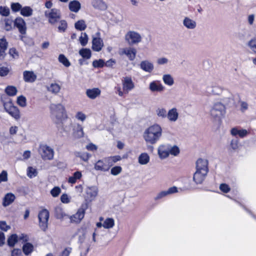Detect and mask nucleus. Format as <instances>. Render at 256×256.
Returning a JSON list of instances; mask_svg holds the SVG:
<instances>
[{"label":"nucleus","mask_w":256,"mask_h":256,"mask_svg":"<svg viewBox=\"0 0 256 256\" xmlns=\"http://www.w3.org/2000/svg\"><path fill=\"white\" fill-rule=\"evenodd\" d=\"M21 240L24 242L28 241V236L24 234H12L8 238L7 242L8 246L14 247L19 241Z\"/></svg>","instance_id":"9d476101"},{"label":"nucleus","mask_w":256,"mask_h":256,"mask_svg":"<svg viewBox=\"0 0 256 256\" xmlns=\"http://www.w3.org/2000/svg\"><path fill=\"white\" fill-rule=\"evenodd\" d=\"M38 152L43 160H51L54 158V151L53 149L46 144H40Z\"/></svg>","instance_id":"1a4fd4ad"},{"label":"nucleus","mask_w":256,"mask_h":256,"mask_svg":"<svg viewBox=\"0 0 256 256\" xmlns=\"http://www.w3.org/2000/svg\"><path fill=\"white\" fill-rule=\"evenodd\" d=\"M162 132L161 126L154 124L146 128L143 133V138L146 143L154 144L161 138Z\"/></svg>","instance_id":"f257e3e1"},{"label":"nucleus","mask_w":256,"mask_h":256,"mask_svg":"<svg viewBox=\"0 0 256 256\" xmlns=\"http://www.w3.org/2000/svg\"><path fill=\"white\" fill-rule=\"evenodd\" d=\"M82 174L81 172L76 171L68 178V182L72 185L75 184L78 180H80Z\"/></svg>","instance_id":"2f4dec72"},{"label":"nucleus","mask_w":256,"mask_h":256,"mask_svg":"<svg viewBox=\"0 0 256 256\" xmlns=\"http://www.w3.org/2000/svg\"><path fill=\"white\" fill-rule=\"evenodd\" d=\"M92 7L99 10H105L107 8L106 3L103 0H92Z\"/></svg>","instance_id":"c756f323"},{"label":"nucleus","mask_w":256,"mask_h":256,"mask_svg":"<svg viewBox=\"0 0 256 256\" xmlns=\"http://www.w3.org/2000/svg\"><path fill=\"white\" fill-rule=\"evenodd\" d=\"M230 132L234 136H238L240 138H244L248 134L249 131L246 129L235 127L230 130Z\"/></svg>","instance_id":"b1692460"},{"label":"nucleus","mask_w":256,"mask_h":256,"mask_svg":"<svg viewBox=\"0 0 256 256\" xmlns=\"http://www.w3.org/2000/svg\"><path fill=\"white\" fill-rule=\"evenodd\" d=\"M10 14L9 8L6 6H0V14L4 16H8Z\"/></svg>","instance_id":"13d9d810"},{"label":"nucleus","mask_w":256,"mask_h":256,"mask_svg":"<svg viewBox=\"0 0 256 256\" xmlns=\"http://www.w3.org/2000/svg\"><path fill=\"white\" fill-rule=\"evenodd\" d=\"M104 46L103 40L100 38V34L99 32H97L92 36V48L93 50L98 52L102 50Z\"/></svg>","instance_id":"9b49d317"},{"label":"nucleus","mask_w":256,"mask_h":256,"mask_svg":"<svg viewBox=\"0 0 256 256\" xmlns=\"http://www.w3.org/2000/svg\"><path fill=\"white\" fill-rule=\"evenodd\" d=\"M68 7L71 12L77 13L81 9V4L77 0H71L68 3Z\"/></svg>","instance_id":"7c9ffc66"},{"label":"nucleus","mask_w":256,"mask_h":256,"mask_svg":"<svg viewBox=\"0 0 256 256\" xmlns=\"http://www.w3.org/2000/svg\"><path fill=\"white\" fill-rule=\"evenodd\" d=\"M122 160V158L120 156H110L106 158V160L108 162L109 164H110V166L111 167L116 162L120 160Z\"/></svg>","instance_id":"a18cd8bd"},{"label":"nucleus","mask_w":256,"mask_h":256,"mask_svg":"<svg viewBox=\"0 0 256 256\" xmlns=\"http://www.w3.org/2000/svg\"><path fill=\"white\" fill-rule=\"evenodd\" d=\"M16 102L21 108H25L27 106V100L26 96L20 95L16 98Z\"/></svg>","instance_id":"79ce46f5"},{"label":"nucleus","mask_w":256,"mask_h":256,"mask_svg":"<svg viewBox=\"0 0 256 256\" xmlns=\"http://www.w3.org/2000/svg\"><path fill=\"white\" fill-rule=\"evenodd\" d=\"M17 88L14 86H8L4 89L5 93L10 96H14L18 93Z\"/></svg>","instance_id":"e433bc0d"},{"label":"nucleus","mask_w":256,"mask_h":256,"mask_svg":"<svg viewBox=\"0 0 256 256\" xmlns=\"http://www.w3.org/2000/svg\"><path fill=\"white\" fill-rule=\"evenodd\" d=\"M105 64L104 60L102 59H99L98 60H94L92 62V66L94 68H102Z\"/></svg>","instance_id":"680f3d73"},{"label":"nucleus","mask_w":256,"mask_h":256,"mask_svg":"<svg viewBox=\"0 0 256 256\" xmlns=\"http://www.w3.org/2000/svg\"><path fill=\"white\" fill-rule=\"evenodd\" d=\"M122 90L126 94L128 93L135 87L132 78L130 76H126L122 78Z\"/></svg>","instance_id":"ddd939ff"},{"label":"nucleus","mask_w":256,"mask_h":256,"mask_svg":"<svg viewBox=\"0 0 256 256\" xmlns=\"http://www.w3.org/2000/svg\"><path fill=\"white\" fill-rule=\"evenodd\" d=\"M85 214V210L80 208H78L76 212L68 216L70 222L74 224H80L84 218Z\"/></svg>","instance_id":"4468645a"},{"label":"nucleus","mask_w":256,"mask_h":256,"mask_svg":"<svg viewBox=\"0 0 256 256\" xmlns=\"http://www.w3.org/2000/svg\"><path fill=\"white\" fill-rule=\"evenodd\" d=\"M168 158L170 156L174 157H178L180 154V148L176 144H172L166 142Z\"/></svg>","instance_id":"a211bd4d"},{"label":"nucleus","mask_w":256,"mask_h":256,"mask_svg":"<svg viewBox=\"0 0 256 256\" xmlns=\"http://www.w3.org/2000/svg\"><path fill=\"white\" fill-rule=\"evenodd\" d=\"M156 113L158 118H166L168 112L164 108L160 107L156 110Z\"/></svg>","instance_id":"09e8293b"},{"label":"nucleus","mask_w":256,"mask_h":256,"mask_svg":"<svg viewBox=\"0 0 256 256\" xmlns=\"http://www.w3.org/2000/svg\"><path fill=\"white\" fill-rule=\"evenodd\" d=\"M68 24L65 20H61L59 22L58 30L60 32H64L67 28Z\"/></svg>","instance_id":"6e6d98bb"},{"label":"nucleus","mask_w":256,"mask_h":256,"mask_svg":"<svg viewBox=\"0 0 256 256\" xmlns=\"http://www.w3.org/2000/svg\"><path fill=\"white\" fill-rule=\"evenodd\" d=\"M184 26L188 30H194L197 26L196 20L189 16H185L182 22Z\"/></svg>","instance_id":"4be33fe9"},{"label":"nucleus","mask_w":256,"mask_h":256,"mask_svg":"<svg viewBox=\"0 0 256 256\" xmlns=\"http://www.w3.org/2000/svg\"><path fill=\"white\" fill-rule=\"evenodd\" d=\"M60 201L63 204H68L71 201V197L67 194H63L60 196Z\"/></svg>","instance_id":"0e129e2a"},{"label":"nucleus","mask_w":256,"mask_h":256,"mask_svg":"<svg viewBox=\"0 0 256 256\" xmlns=\"http://www.w3.org/2000/svg\"><path fill=\"white\" fill-rule=\"evenodd\" d=\"M16 198L14 194L11 192L6 194L3 198L2 205L7 206L12 204Z\"/></svg>","instance_id":"72a5a7b5"},{"label":"nucleus","mask_w":256,"mask_h":256,"mask_svg":"<svg viewBox=\"0 0 256 256\" xmlns=\"http://www.w3.org/2000/svg\"><path fill=\"white\" fill-rule=\"evenodd\" d=\"M56 216L58 219L63 218L66 216L64 210L60 208H58L56 209Z\"/></svg>","instance_id":"e2e57ef3"},{"label":"nucleus","mask_w":256,"mask_h":256,"mask_svg":"<svg viewBox=\"0 0 256 256\" xmlns=\"http://www.w3.org/2000/svg\"><path fill=\"white\" fill-rule=\"evenodd\" d=\"M74 27L77 30H78L82 31L84 30L86 28V24L85 20H78L74 24Z\"/></svg>","instance_id":"8fccbe9b"},{"label":"nucleus","mask_w":256,"mask_h":256,"mask_svg":"<svg viewBox=\"0 0 256 256\" xmlns=\"http://www.w3.org/2000/svg\"><path fill=\"white\" fill-rule=\"evenodd\" d=\"M86 94L89 98L94 100L100 96L101 90L96 88H88L86 90Z\"/></svg>","instance_id":"393cba45"},{"label":"nucleus","mask_w":256,"mask_h":256,"mask_svg":"<svg viewBox=\"0 0 256 256\" xmlns=\"http://www.w3.org/2000/svg\"><path fill=\"white\" fill-rule=\"evenodd\" d=\"M74 117L77 120L82 123L84 122L87 118L86 114L81 110L77 111L75 114Z\"/></svg>","instance_id":"a19ab883"},{"label":"nucleus","mask_w":256,"mask_h":256,"mask_svg":"<svg viewBox=\"0 0 256 256\" xmlns=\"http://www.w3.org/2000/svg\"><path fill=\"white\" fill-rule=\"evenodd\" d=\"M50 118L56 124H59L68 118L66 108L61 103H52L50 106Z\"/></svg>","instance_id":"f03ea898"},{"label":"nucleus","mask_w":256,"mask_h":256,"mask_svg":"<svg viewBox=\"0 0 256 256\" xmlns=\"http://www.w3.org/2000/svg\"><path fill=\"white\" fill-rule=\"evenodd\" d=\"M248 46L252 52L256 53V37L249 40L248 42Z\"/></svg>","instance_id":"864d4df0"},{"label":"nucleus","mask_w":256,"mask_h":256,"mask_svg":"<svg viewBox=\"0 0 256 256\" xmlns=\"http://www.w3.org/2000/svg\"><path fill=\"white\" fill-rule=\"evenodd\" d=\"M138 162L141 165H146L149 163L150 161V156L149 154L144 152L141 153L138 158Z\"/></svg>","instance_id":"473e14b6"},{"label":"nucleus","mask_w":256,"mask_h":256,"mask_svg":"<svg viewBox=\"0 0 256 256\" xmlns=\"http://www.w3.org/2000/svg\"><path fill=\"white\" fill-rule=\"evenodd\" d=\"M7 45L5 38H0V60L4 59L5 56V51L7 48Z\"/></svg>","instance_id":"c9c22d12"},{"label":"nucleus","mask_w":256,"mask_h":256,"mask_svg":"<svg viewBox=\"0 0 256 256\" xmlns=\"http://www.w3.org/2000/svg\"><path fill=\"white\" fill-rule=\"evenodd\" d=\"M10 8L12 12H18L19 11L20 12L22 6L18 2H12L10 4Z\"/></svg>","instance_id":"4d7b16f0"},{"label":"nucleus","mask_w":256,"mask_h":256,"mask_svg":"<svg viewBox=\"0 0 256 256\" xmlns=\"http://www.w3.org/2000/svg\"><path fill=\"white\" fill-rule=\"evenodd\" d=\"M208 162L206 158H200L196 162V170L208 172Z\"/></svg>","instance_id":"412c9836"},{"label":"nucleus","mask_w":256,"mask_h":256,"mask_svg":"<svg viewBox=\"0 0 256 256\" xmlns=\"http://www.w3.org/2000/svg\"><path fill=\"white\" fill-rule=\"evenodd\" d=\"M72 252V248L70 247L66 248L60 253L59 256H69Z\"/></svg>","instance_id":"774afa93"},{"label":"nucleus","mask_w":256,"mask_h":256,"mask_svg":"<svg viewBox=\"0 0 256 256\" xmlns=\"http://www.w3.org/2000/svg\"><path fill=\"white\" fill-rule=\"evenodd\" d=\"M61 189L59 186L54 187L50 191V194L54 198L58 197L61 192Z\"/></svg>","instance_id":"5fc2aeb1"},{"label":"nucleus","mask_w":256,"mask_h":256,"mask_svg":"<svg viewBox=\"0 0 256 256\" xmlns=\"http://www.w3.org/2000/svg\"><path fill=\"white\" fill-rule=\"evenodd\" d=\"M168 59L167 58L164 56L160 57L156 60V64L158 65L166 64L168 63Z\"/></svg>","instance_id":"338daca9"},{"label":"nucleus","mask_w":256,"mask_h":256,"mask_svg":"<svg viewBox=\"0 0 256 256\" xmlns=\"http://www.w3.org/2000/svg\"><path fill=\"white\" fill-rule=\"evenodd\" d=\"M148 89L152 92H160L164 90V86L157 80H154L150 82Z\"/></svg>","instance_id":"5701e85b"},{"label":"nucleus","mask_w":256,"mask_h":256,"mask_svg":"<svg viewBox=\"0 0 256 256\" xmlns=\"http://www.w3.org/2000/svg\"><path fill=\"white\" fill-rule=\"evenodd\" d=\"M38 174V171L36 167L30 166L26 169V175L30 178H32L36 177Z\"/></svg>","instance_id":"4c0bfd02"},{"label":"nucleus","mask_w":256,"mask_h":256,"mask_svg":"<svg viewBox=\"0 0 256 256\" xmlns=\"http://www.w3.org/2000/svg\"><path fill=\"white\" fill-rule=\"evenodd\" d=\"M136 51L134 48L128 47L122 48L120 50V55L125 54L130 60H133L136 58Z\"/></svg>","instance_id":"aec40b11"},{"label":"nucleus","mask_w":256,"mask_h":256,"mask_svg":"<svg viewBox=\"0 0 256 256\" xmlns=\"http://www.w3.org/2000/svg\"><path fill=\"white\" fill-rule=\"evenodd\" d=\"M225 114V106L220 102H214L210 111V114L212 118L218 122L221 120Z\"/></svg>","instance_id":"20e7f679"},{"label":"nucleus","mask_w":256,"mask_h":256,"mask_svg":"<svg viewBox=\"0 0 256 256\" xmlns=\"http://www.w3.org/2000/svg\"><path fill=\"white\" fill-rule=\"evenodd\" d=\"M79 42L82 46L87 44L88 40V37L86 32H82L78 39Z\"/></svg>","instance_id":"603ef678"},{"label":"nucleus","mask_w":256,"mask_h":256,"mask_svg":"<svg viewBox=\"0 0 256 256\" xmlns=\"http://www.w3.org/2000/svg\"><path fill=\"white\" fill-rule=\"evenodd\" d=\"M142 36L134 30L128 31L124 36V40L130 46L138 44L142 41Z\"/></svg>","instance_id":"423d86ee"},{"label":"nucleus","mask_w":256,"mask_h":256,"mask_svg":"<svg viewBox=\"0 0 256 256\" xmlns=\"http://www.w3.org/2000/svg\"><path fill=\"white\" fill-rule=\"evenodd\" d=\"M79 54L86 59H89L91 57L92 52L89 48H82L79 50Z\"/></svg>","instance_id":"3c124183"},{"label":"nucleus","mask_w":256,"mask_h":256,"mask_svg":"<svg viewBox=\"0 0 256 256\" xmlns=\"http://www.w3.org/2000/svg\"><path fill=\"white\" fill-rule=\"evenodd\" d=\"M13 22L11 19L6 18L4 20V28L6 30H10L12 28Z\"/></svg>","instance_id":"69168bd1"},{"label":"nucleus","mask_w":256,"mask_h":256,"mask_svg":"<svg viewBox=\"0 0 256 256\" xmlns=\"http://www.w3.org/2000/svg\"><path fill=\"white\" fill-rule=\"evenodd\" d=\"M156 153L160 160H164L168 158L166 142L160 143L156 148Z\"/></svg>","instance_id":"2eb2a0df"},{"label":"nucleus","mask_w":256,"mask_h":256,"mask_svg":"<svg viewBox=\"0 0 256 256\" xmlns=\"http://www.w3.org/2000/svg\"><path fill=\"white\" fill-rule=\"evenodd\" d=\"M140 69L147 73H152L154 69V63L148 60H143L140 64Z\"/></svg>","instance_id":"6ab92c4d"},{"label":"nucleus","mask_w":256,"mask_h":256,"mask_svg":"<svg viewBox=\"0 0 256 256\" xmlns=\"http://www.w3.org/2000/svg\"><path fill=\"white\" fill-rule=\"evenodd\" d=\"M162 80L164 84L168 86H172L174 82L173 77L170 74H164Z\"/></svg>","instance_id":"58836bf2"},{"label":"nucleus","mask_w":256,"mask_h":256,"mask_svg":"<svg viewBox=\"0 0 256 256\" xmlns=\"http://www.w3.org/2000/svg\"><path fill=\"white\" fill-rule=\"evenodd\" d=\"M49 216V212L46 209L40 210L38 214V226L44 232L48 229Z\"/></svg>","instance_id":"0eeeda50"},{"label":"nucleus","mask_w":256,"mask_h":256,"mask_svg":"<svg viewBox=\"0 0 256 256\" xmlns=\"http://www.w3.org/2000/svg\"><path fill=\"white\" fill-rule=\"evenodd\" d=\"M58 61L66 68H68L71 65L70 61L64 54H60L58 56Z\"/></svg>","instance_id":"ea45409f"},{"label":"nucleus","mask_w":256,"mask_h":256,"mask_svg":"<svg viewBox=\"0 0 256 256\" xmlns=\"http://www.w3.org/2000/svg\"><path fill=\"white\" fill-rule=\"evenodd\" d=\"M122 172V168L120 166H115L110 170V174L112 176H118Z\"/></svg>","instance_id":"bf43d9fd"},{"label":"nucleus","mask_w":256,"mask_h":256,"mask_svg":"<svg viewBox=\"0 0 256 256\" xmlns=\"http://www.w3.org/2000/svg\"><path fill=\"white\" fill-rule=\"evenodd\" d=\"M110 168V164L106 160V158L99 160L94 164L96 170L106 172Z\"/></svg>","instance_id":"dca6fc26"},{"label":"nucleus","mask_w":256,"mask_h":256,"mask_svg":"<svg viewBox=\"0 0 256 256\" xmlns=\"http://www.w3.org/2000/svg\"><path fill=\"white\" fill-rule=\"evenodd\" d=\"M179 117V110L176 108L173 107L168 110L166 118L168 122H175L178 121Z\"/></svg>","instance_id":"f3484780"},{"label":"nucleus","mask_w":256,"mask_h":256,"mask_svg":"<svg viewBox=\"0 0 256 256\" xmlns=\"http://www.w3.org/2000/svg\"><path fill=\"white\" fill-rule=\"evenodd\" d=\"M222 91V88L218 86H214L212 88H208L207 92L210 94L218 95L221 94Z\"/></svg>","instance_id":"37998d69"},{"label":"nucleus","mask_w":256,"mask_h":256,"mask_svg":"<svg viewBox=\"0 0 256 256\" xmlns=\"http://www.w3.org/2000/svg\"><path fill=\"white\" fill-rule=\"evenodd\" d=\"M8 54L13 59H18L19 58V52L15 48H10Z\"/></svg>","instance_id":"052dcab7"},{"label":"nucleus","mask_w":256,"mask_h":256,"mask_svg":"<svg viewBox=\"0 0 256 256\" xmlns=\"http://www.w3.org/2000/svg\"><path fill=\"white\" fill-rule=\"evenodd\" d=\"M4 111L16 120H19L21 118V114L18 107L14 104L11 100L3 102Z\"/></svg>","instance_id":"39448f33"},{"label":"nucleus","mask_w":256,"mask_h":256,"mask_svg":"<svg viewBox=\"0 0 256 256\" xmlns=\"http://www.w3.org/2000/svg\"><path fill=\"white\" fill-rule=\"evenodd\" d=\"M100 220L102 222V226L104 228H112L114 226V220L112 218H108L104 220L102 218H100Z\"/></svg>","instance_id":"f704fd0d"},{"label":"nucleus","mask_w":256,"mask_h":256,"mask_svg":"<svg viewBox=\"0 0 256 256\" xmlns=\"http://www.w3.org/2000/svg\"><path fill=\"white\" fill-rule=\"evenodd\" d=\"M85 192L86 200L88 202H92L97 197L98 193V188L94 186H88L86 188Z\"/></svg>","instance_id":"f8f14e48"},{"label":"nucleus","mask_w":256,"mask_h":256,"mask_svg":"<svg viewBox=\"0 0 256 256\" xmlns=\"http://www.w3.org/2000/svg\"><path fill=\"white\" fill-rule=\"evenodd\" d=\"M46 88L47 90L51 94H57L60 92L61 86L58 84L56 82H52L46 86Z\"/></svg>","instance_id":"cd10ccee"},{"label":"nucleus","mask_w":256,"mask_h":256,"mask_svg":"<svg viewBox=\"0 0 256 256\" xmlns=\"http://www.w3.org/2000/svg\"><path fill=\"white\" fill-rule=\"evenodd\" d=\"M34 250V246L30 243L27 242L22 246V251L26 255H28L31 254Z\"/></svg>","instance_id":"de8ad7c7"},{"label":"nucleus","mask_w":256,"mask_h":256,"mask_svg":"<svg viewBox=\"0 0 256 256\" xmlns=\"http://www.w3.org/2000/svg\"><path fill=\"white\" fill-rule=\"evenodd\" d=\"M37 76L33 71L25 70L23 72L24 80L27 82H34Z\"/></svg>","instance_id":"bb28decb"},{"label":"nucleus","mask_w":256,"mask_h":256,"mask_svg":"<svg viewBox=\"0 0 256 256\" xmlns=\"http://www.w3.org/2000/svg\"><path fill=\"white\" fill-rule=\"evenodd\" d=\"M63 130L68 136L74 139H78L84 136L82 126L79 123L71 122L63 126Z\"/></svg>","instance_id":"7ed1b4c3"},{"label":"nucleus","mask_w":256,"mask_h":256,"mask_svg":"<svg viewBox=\"0 0 256 256\" xmlns=\"http://www.w3.org/2000/svg\"><path fill=\"white\" fill-rule=\"evenodd\" d=\"M44 16L48 18L49 23L52 24L56 23L61 16L60 10L56 8L45 11Z\"/></svg>","instance_id":"6e6552de"},{"label":"nucleus","mask_w":256,"mask_h":256,"mask_svg":"<svg viewBox=\"0 0 256 256\" xmlns=\"http://www.w3.org/2000/svg\"><path fill=\"white\" fill-rule=\"evenodd\" d=\"M207 174L208 172H203L202 171L196 170L194 174L193 180L197 184H202L205 179Z\"/></svg>","instance_id":"c85d7f7f"},{"label":"nucleus","mask_w":256,"mask_h":256,"mask_svg":"<svg viewBox=\"0 0 256 256\" xmlns=\"http://www.w3.org/2000/svg\"><path fill=\"white\" fill-rule=\"evenodd\" d=\"M14 24L18 28L19 32L22 34H25L26 32V24L24 20L20 18H17L14 20Z\"/></svg>","instance_id":"a878e982"},{"label":"nucleus","mask_w":256,"mask_h":256,"mask_svg":"<svg viewBox=\"0 0 256 256\" xmlns=\"http://www.w3.org/2000/svg\"><path fill=\"white\" fill-rule=\"evenodd\" d=\"M11 72V67L8 66H0V76L4 77L8 76Z\"/></svg>","instance_id":"49530a36"},{"label":"nucleus","mask_w":256,"mask_h":256,"mask_svg":"<svg viewBox=\"0 0 256 256\" xmlns=\"http://www.w3.org/2000/svg\"><path fill=\"white\" fill-rule=\"evenodd\" d=\"M33 10L30 6H26L22 8L20 14L24 16L28 17L32 15Z\"/></svg>","instance_id":"c03bdc74"}]
</instances>
